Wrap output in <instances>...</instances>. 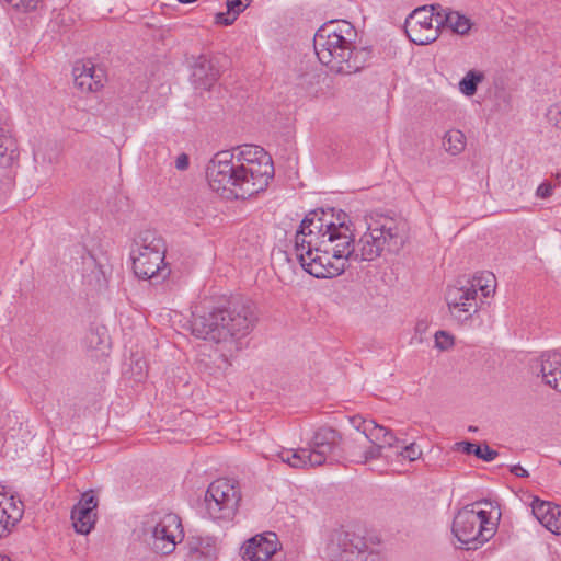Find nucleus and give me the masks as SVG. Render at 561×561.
Segmentation results:
<instances>
[{
	"label": "nucleus",
	"mask_w": 561,
	"mask_h": 561,
	"mask_svg": "<svg viewBox=\"0 0 561 561\" xmlns=\"http://www.w3.org/2000/svg\"><path fill=\"white\" fill-rule=\"evenodd\" d=\"M273 176L271 156L255 145L219 151L206 169L210 188L225 198L252 197L265 191Z\"/></svg>",
	"instance_id": "f257e3e1"
},
{
	"label": "nucleus",
	"mask_w": 561,
	"mask_h": 561,
	"mask_svg": "<svg viewBox=\"0 0 561 561\" xmlns=\"http://www.w3.org/2000/svg\"><path fill=\"white\" fill-rule=\"evenodd\" d=\"M335 225V209H316L302 219L295 236L294 255L300 266L317 278L341 275L347 261Z\"/></svg>",
	"instance_id": "f03ea898"
},
{
	"label": "nucleus",
	"mask_w": 561,
	"mask_h": 561,
	"mask_svg": "<svg viewBox=\"0 0 561 561\" xmlns=\"http://www.w3.org/2000/svg\"><path fill=\"white\" fill-rule=\"evenodd\" d=\"M357 31L346 20H331L314 34L313 47L319 61L335 75L362 71L373 57L369 47L357 46Z\"/></svg>",
	"instance_id": "7ed1b4c3"
},
{
	"label": "nucleus",
	"mask_w": 561,
	"mask_h": 561,
	"mask_svg": "<svg viewBox=\"0 0 561 561\" xmlns=\"http://www.w3.org/2000/svg\"><path fill=\"white\" fill-rule=\"evenodd\" d=\"M256 320L252 301L236 297L225 306L196 307L191 330L196 337L216 343L237 341L253 330Z\"/></svg>",
	"instance_id": "20e7f679"
},
{
	"label": "nucleus",
	"mask_w": 561,
	"mask_h": 561,
	"mask_svg": "<svg viewBox=\"0 0 561 561\" xmlns=\"http://www.w3.org/2000/svg\"><path fill=\"white\" fill-rule=\"evenodd\" d=\"M347 215L343 210L335 211V225L342 250L347 262H371L379 257L385 249L398 252L405 242L403 226L392 218H383L368 225L358 241H355L353 230L346 222Z\"/></svg>",
	"instance_id": "39448f33"
},
{
	"label": "nucleus",
	"mask_w": 561,
	"mask_h": 561,
	"mask_svg": "<svg viewBox=\"0 0 561 561\" xmlns=\"http://www.w3.org/2000/svg\"><path fill=\"white\" fill-rule=\"evenodd\" d=\"M451 531L467 549H477L486 542L495 533V525L490 520L486 511L476 512L469 506L460 510L454 518Z\"/></svg>",
	"instance_id": "423d86ee"
},
{
	"label": "nucleus",
	"mask_w": 561,
	"mask_h": 561,
	"mask_svg": "<svg viewBox=\"0 0 561 561\" xmlns=\"http://www.w3.org/2000/svg\"><path fill=\"white\" fill-rule=\"evenodd\" d=\"M146 531L151 534L152 549L160 554H170L184 538L181 518L171 512L157 511L146 520Z\"/></svg>",
	"instance_id": "0eeeda50"
},
{
	"label": "nucleus",
	"mask_w": 561,
	"mask_h": 561,
	"mask_svg": "<svg viewBox=\"0 0 561 561\" xmlns=\"http://www.w3.org/2000/svg\"><path fill=\"white\" fill-rule=\"evenodd\" d=\"M328 550L335 561H383L379 551L368 549L363 536L343 529L332 533Z\"/></svg>",
	"instance_id": "6e6552de"
},
{
	"label": "nucleus",
	"mask_w": 561,
	"mask_h": 561,
	"mask_svg": "<svg viewBox=\"0 0 561 561\" xmlns=\"http://www.w3.org/2000/svg\"><path fill=\"white\" fill-rule=\"evenodd\" d=\"M440 9V4L424 5L408 15L404 32L411 42L416 45H427L437 38L439 27L434 26L433 22H436Z\"/></svg>",
	"instance_id": "1a4fd4ad"
},
{
	"label": "nucleus",
	"mask_w": 561,
	"mask_h": 561,
	"mask_svg": "<svg viewBox=\"0 0 561 561\" xmlns=\"http://www.w3.org/2000/svg\"><path fill=\"white\" fill-rule=\"evenodd\" d=\"M341 443L342 436L336 430L329 426L318 428L308 443L316 467L327 462H340L344 458Z\"/></svg>",
	"instance_id": "9d476101"
},
{
	"label": "nucleus",
	"mask_w": 561,
	"mask_h": 561,
	"mask_svg": "<svg viewBox=\"0 0 561 561\" xmlns=\"http://www.w3.org/2000/svg\"><path fill=\"white\" fill-rule=\"evenodd\" d=\"M445 299L450 314L458 321L471 318L478 311L477 291L458 279L455 285L448 286Z\"/></svg>",
	"instance_id": "9b49d317"
},
{
	"label": "nucleus",
	"mask_w": 561,
	"mask_h": 561,
	"mask_svg": "<svg viewBox=\"0 0 561 561\" xmlns=\"http://www.w3.org/2000/svg\"><path fill=\"white\" fill-rule=\"evenodd\" d=\"M165 254L160 252V248L157 251L146 254H136V251H131L133 270L135 275L141 279H151L153 283H160L165 279L171 270L164 263Z\"/></svg>",
	"instance_id": "f8f14e48"
},
{
	"label": "nucleus",
	"mask_w": 561,
	"mask_h": 561,
	"mask_svg": "<svg viewBox=\"0 0 561 561\" xmlns=\"http://www.w3.org/2000/svg\"><path fill=\"white\" fill-rule=\"evenodd\" d=\"M278 540L274 533L256 535L243 547L242 558L249 561H283L277 551Z\"/></svg>",
	"instance_id": "ddd939ff"
},
{
	"label": "nucleus",
	"mask_w": 561,
	"mask_h": 561,
	"mask_svg": "<svg viewBox=\"0 0 561 561\" xmlns=\"http://www.w3.org/2000/svg\"><path fill=\"white\" fill-rule=\"evenodd\" d=\"M96 507L98 499L93 494V491L84 492L71 511L72 524L78 534L88 535L94 528Z\"/></svg>",
	"instance_id": "4468645a"
},
{
	"label": "nucleus",
	"mask_w": 561,
	"mask_h": 561,
	"mask_svg": "<svg viewBox=\"0 0 561 561\" xmlns=\"http://www.w3.org/2000/svg\"><path fill=\"white\" fill-rule=\"evenodd\" d=\"M219 78V69L206 56H198L193 66L191 81L195 89L210 90Z\"/></svg>",
	"instance_id": "2eb2a0df"
},
{
	"label": "nucleus",
	"mask_w": 561,
	"mask_h": 561,
	"mask_svg": "<svg viewBox=\"0 0 561 561\" xmlns=\"http://www.w3.org/2000/svg\"><path fill=\"white\" fill-rule=\"evenodd\" d=\"M104 73L102 69H96L95 66L88 61L77 64L73 67L75 85L81 92H94L103 87Z\"/></svg>",
	"instance_id": "dca6fc26"
},
{
	"label": "nucleus",
	"mask_w": 561,
	"mask_h": 561,
	"mask_svg": "<svg viewBox=\"0 0 561 561\" xmlns=\"http://www.w3.org/2000/svg\"><path fill=\"white\" fill-rule=\"evenodd\" d=\"M207 493L209 497L218 496L220 501L224 503L226 502V507L224 510L226 513H237L241 501V494L232 481L228 479H217L209 484Z\"/></svg>",
	"instance_id": "f3484780"
},
{
	"label": "nucleus",
	"mask_w": 561,
	"mask_h": 561,
	"mask_svg": "<svg viewBox=\"0 0 561 561\" xmlns=\"http://www.w3.org/2000/svg\"><path fill=\"white\" fill-rule=\"evenodd\" d=\"M537 368L541 374L542 381L559 391V378L561 373V353L551 351L543 353L537 360Z\"/></svg>",
	"instance_id": "a211bd4d"
},
{
	"label": "nucleus",
	"mask_w": 561,
	"mask_h": 561,
	"mask_svg": "<svg viewBox=\"0 0 561 561\" xmlns=\"http://www.w3.org/2000/svg\"><path fill=\"white\" fill-rule=\"evenodd\" d=\"M437 27H447L454 33L466 35L470 31L471 21L457 11H451L442 7L440 13L436 18Z\"/></svg>",
	"instance_id": "6ab92c4d"
},
{
	"label": "nucleus",
	"mask_w": 561,
	"mask_h": 561,
	"mask_svg": "<svg viewBox=\"0 0 561 561\" xmlns=\"http://www.w3.org/2000/svg\"><path fill=\"white\" fill-rule=\"evenodd\" d=\"M158 248H160L162 254H165L167 247L163 238L157 231L146 230L139 233L136 240V249L133 251H136V254H153Z\"/></svg>",
	"instance_id": "aec40b11"
},
{
	"label": "nucleus",
	"mask_w": 561,
	"mask_h": 561,
	"mask_svg": "<svg viewBox=\"0 0 561 561\" xmlns=\"http://www.w3.org/2000/svg\"><path fill=\"white\" fill-rule=\"evenodd\" d=\"M277 456L283 462L288 463L293 468L316 467L308 446L296 450L282 449Z\"/></svg>",
	"instance_id": "412c9836"
},
{
	"label": "nucleus",
	"mask_w": 561,
	"mask_h": 561,
	"mask_svg": "<svg viewBox=\"0 0 561 561\" xmlns=\"http://www.w3.org/2000/svg\"><path fill=\"white\" fill-rule=\"evenodd\" d=\"M18 157L19 153L15 139L8 131L0 128V167H12Z\"/></svg>",
	"instance_id": "4be33fe9"
},
{
	"label": "nucleus",
	"mask_w": 561,
	"mask_h": 561,
	"mask_svg": "<svg viewBox=\"0 0 561 561\" xmlns=\"http://www.w3.org/2000/svg\"><path fill=\"white\" fill-rule=\"evenodd\" d=\"M84 345L89 350H99L102 353L110 347V336L107 334V330L103 325H93L91 327L85 336H84Z\"/></svg>",
	"instance_id": "5701e85b"
},
{
	"label": "nucleus",
	"mask_w": 561,
	"mask_h": 561,
	"mask_svg": "<svg viewBox=\"0 0 561 561\" xmlns=\"http://www.w3.org/2000/svg\"><path fill=\"white\" fill-rule=\"evenodd\" d=\"M457 449L462 451L466 455H474L477 458L482 459L483 461H492L494 460L499 453L492 448L488 444H476L471 442H459L456 444Z\"/></svg>",
	"instance_id": "b1692460"
},
{
	"label": "nucleus",
	"mask_w": 561,
	"mask_h": 561,
	"mask_svg": "<svg viewBox=\"0 0 561 561\" xmlns=\"http://www.w3.org/2000/svg\"><path fill=\"white\" fill-rule=\"evenodd\" d=\"M443 145L447 152L457 156L466 147V136L458 129H451L445 134Z\"/></svg>",
	"instance_id": "393cba45"
},
{
	"label": "nucleus",
	"mask_w": 561,
	"mask_h": 561,
	"mask_svg": "<svg viewBox=\"0 0 561 561\" xmlns=\"http://www.w3.org/2000/svg\"><path fill=\"white\" fill-rule=\"evenodd\" d=\"M463 283L468 287L474 288L477 293L480 290L484 297H489L495 289V276L492 273L473 276L472 279H467Z\"/></svg>",
	"instance_id": "a878e982"
},
{
	"label": "nucleus",
	"mask_w": 561,
	"mask_h": 561,
	"mask_svg": "<svg viewBox=\"0 0 561 561\" xmlns=\"http://www.w3.org/2000/svg\"><path fill=\"white\" fill-rule=\"evenodd\" d=\"M205 505L209 517L215 520H230L236 515L226 513V511H224L226 503L224 504L218 496L209 497L207 492L205 494Z\"/></svg>",
	"instance_id": "bb28decb"
},
{
	"label": "nucleus",
	"mask_w": 561,
	"mask_h": 561,
	"mask_svg": "<svg viewBox=\"0 0 561 561\" xmlns=\"http://www.w3.org/2000/svg\"><path fill=\"white\" fill-rule=\"evenodd\" d=\"M484 73L478 70H469L459 82V90L466 96H472L478 90V84L484 80Z\"/></svg>",
	"instance_id": "cd10ccee"
},
{
	"label": "nucleus",
	"mask_w": 561,
	"mask_h": 561,
	"mask_svg": "<svg viewBox=\"0 0 561 561\" xmlns=\"http://www.w3.org/2000/svg\"><path fill=\"white\" fill-rule=\"evenodd\" d=\"M382 445L379 443L373 444L368 449L363 453H357L354 449H350L348 456L351 461L356 463H366L370 459H378L381 456Z\"/></svg>",
	"instance_id": "c85d7f7f"
},
{
	"label": "nucleus",
	"mask_w": 561,
	"mask_h": 561,
	"mask_svg": "<svg viewBox=\"0 0 561 561\" xmlns=\"http://www.w3.org/2000/svg\"><path fill=\"white\" fill-rule=\"evenodd\" d=\"M557 504L551 502L541 501L539 499H535L531 503V511L534 516L538 519V522L543 525L548 519V516L552 512V508L556 507Z\"/></svg>",
	"instance_id": "c756f323"
},
{
	"label": "nucleus",
	"mask_w": 561,
	"mask_h": 561,
	"mask_svg": "<svg viewBox=\"0 0 561 561\" xmlns=\"http://www.w3.org/2000/svg\"><path fill=\"white\" fill-rule=\"evenodd\" d=\"M147 376V363L140 356H133L130 363V378L136 382L142 381Z\"/></svg>",
	"instance_id": "7c9ffc66"
},
{
	"label": "nucleus",
	"mask_w": 561,
	"mask_h": 561,
	"mask_svg": "<svg viewBox=\"0 0 561 561\" xmlns=\"http://www.w3.org/2000/svg\"><path fill=\"white\" fill-rule=\"evenodd\" d=\"M556 535H561V506L557 505L542 525Z\"/></svg>",
	"instance_id": "2f4dec72"
},
{
	"label": "nucleus",
	"mask_w": 561,
	"mask_h": 561,
	"mask_svg": "<svg viewBox=\"0 0 561 561\" xmlns=\"http://www.w3.org/2000/svg\"><path fill=\"white\" fill-rule=\"evenodd\" d=\"M387 431L388 428L377 424L374 420H371V422L368 423V428H366L365 438L371 444L380 443V440L383 438V434L387 433Z\"/></svg>",
	"instance_id": "473e14b6"
},
{
	"label": "nucleus",
	"mask_w": 561,
	"mask_h": 561,
	"mask_svg": "<svg viewBox=\"0 0 561 561\" xmlns=\"http://www.w3.org/2000/svg\"><path fill=\"white\" fill-rule=\"evenodd\" d=\"M19 514L18 510H12V512L7 513L3 502H0V525L7 526L9 534L19 522Z\"/></svg>",
	"instance_id": "72a5a7b5"
},
{
	"label": "nucleus",
	"mask_w": 561,
	"mask_h": 561,
	"mask_svg": "<svg viewBox=\"0 0 561 561\" xmlns=\"http://www.w3.org/2000/svg\"><path fill=\"white\" fill-rule=\"evenodd\" d=\"M546 117L551 125L561 130V101L549 106Z\"/></svg>",
	"instance_id": "f704fd0d"
},
{
	"label": "nucleus",
	"mask_w": 561,
	"mask_h": 561,
	"mask_svg": "<svg viewBox=\"0 0 561 561\" xmlns=\"http://www.w3.org/2000/svg\"><path fill=\"white\" fill-rule=\"evenodd\" d=\"M454 345V337L446 331L435 333V346L442 351H447Z\"/></svg>",
	"instance_id": "c9c22d12"
},
{
	"label": "nucleus",
	"mask_w": 561,
	"mask_h": 561,
	"mask_svg": "<svg viewBox=\"0 0 561 561\" xmlns=\"http://www.w3.org/2000/svg\"><path fill=\"white\" fill-rule=\"evenodd\" d=\"M404 446L402 447V450L400 451V456L404 459H408L410 461H414L419 459L422 455V450L416 446L415 443L405 444L402 442Z\"/></svg>",
	"instance_id": "e433bc0d"
},
{
	"label": "nucleus",
	"mask_w": 561,
	"mask_h": 561,
	"mask_svg": "<svg viewBox=\"0 0 561 561\" xmlns=\"http://www.w3.org/2000/svg\"><path fill=\"white\" fill-rule=\"evenodd\" d=\"M250 2L251 0H227L226 5L228 15H231V13L239 15L247 7L250 5Z\"/></svg>",
	"instance_id": "4c0bfd02"
},
{
	"label": "nucleus",
	"mask_w": 561,
	"mask_h": 561,
	"mask_svg": "<svg viewBox=\"0 0 561 561\" xmlns=\"http://www.w3.org/2000/svg\"><path fill=\"white\" fill-rule=\"evenodd\" d=\"M348 421L351 423V425L359 431L364 436L366 434V428H368V423L371 422V420H366L364 419L362 415L359 414H356V415H353V416H350L348 417Z\"/></svg>",
	"instance_id": "58836bf2"
},
{
	"label": "nucleus",
	"mask_w": 561,
	"mask_h": 561,
	"mask_svg": "<svg viewBox=\"0 0 561 561\" xmlns=\"http://www.w3.org/2000/svg\"><path fill=\"white\" fill-rule=\"evenodd\" d=\"M3 506H5L7 513L12 512V510H18L19 514V522L21 520L24 512V505L21 501L15 502L14 497L5 499V503H3Z\"/></svg>",
	"instance_id": "ea45409f"
},
{
	"label": "nucleus",
	"mask_w": 561,
	"mask_h": 561,
	"mask_svg": "<svg viewBox=\"0 0 561 561\" xmlns=\"http://www.w3.org/2000/svg\"><path fill=\"white\" fill-rule=\"evenodd\" d=\"M238 18V14H234V13H231V15H228V11L226 13L224 12H219L216 14L215 16V21L217 24H222V25H231L233 24V22L237 20Z\"/></svg>",
	"instance_id": "a19ab883"
},
{
	"label": "nucleus",
	"mask_w": 561,
	"mask_h": 561,
	"mask_svg": "<svg viewBox=\"0 0 561 561\" xmlns=\"http://www.w3.org/2000/svg\"><path fill=\"white\" fill-rule=\"evenodd\" d=\"M553 186L549 182L541 183L536 191V196L539 198H548L552 195Z\"/></svg>",
	"instance_id": "79ce46f5"
},
{
	"label": "nucleus",
	"mask_w": 561,
	"mask_h": 561,
	"mask_svg": "<svg viewBox=\"0 0 561 561\" xmlns=\"http://www.w3.org/2000/svg\"><path fill=\"white\" fill-rule=\"evenodd\" d=\"M382 447L383 446H388V447H393V446H397L399 445V443H401V440L394 436V434L392 433L391 430H388L387 433L383 434V438L380 440Z\"/></svg>",
	"instance_id": "37998d69"
},
{
	"label": "nucleus",
	"mask_w": 561,
	"mask_h": 561,
	"mask_svg": "<svg viewBox=\"0 0 561 561\" xmlns=\"http://www.w3.org/2000/svg\"><path fill=\"white\" fill-rule=\"evenodd\" d=\"M188 164H190V160H188V157L187 154L185 153H181L176 160H175V168L178 170H186L188 168Z\"/></svg>",
	"instance_id": "c03bdc74"
},
{
	"label": "nucleus",
	"mask_w": 561,
	"mask_h": 561,
	"mask_svg": "<svg viewBox=\"0 0 561 561\" xmlns=\"http://www.w3.org/2000/svg\"><path fill=\"white\" fill-rule=\"evenodd\" d=\"M511 473L519 478H527L529 476L528 471L523 468L520 465H514L510 469Z\"/></svg>",
	"instance_id": "a18cd8bd"
},
{
	"label": "nucleus",
	"mask_w": 561,
	"mask_h": 561,
	"mask_svg": "<svg viewBox=\"0 0 561 561\" xmlns=\"http://www.w3.org/2000/svg\"><path fill=\"white\" fill-rule=\"evenodd\" d=\"M7 535H9L7 531V526L0 525V538L5 537Z\"/></svg>",
	"instance_id": "49530a36"
},
{
	"label": "nucleus",
	"mask_w": 561,
	"mask_h": 561,
	"mask_svg": "<svg viewBox=\"0 0 561 561\" xmlns=\"http://www.w3.org/2000/svg\"><path fill=\"white\" fill-rule=\"evenodd\" d=\"M0 561H11L9 557L0 554Z\"/></svg>",
	"instance_id": "de8ad7c7"
},
{
	"label": "nucleus",
	"mask_w": 561,
	"mask_h": 561,
	"mask_svg": "<svg viewBox=\"0 0 561 561\" xmlns=\"http://www.w3.org/2000/svg\"><path fill=\"white\" fill-rule=\"evenodd\" d=\"M469 431H477V427L470 426Z\"/></svg>",
	"instance_id": "09e8293b"
},
{
	"label": "nucleus",
	"mask_w": 561,
	"mask_h": 561,
	"mask_svg": "<svg viewBox=\"0 0 561 561\" xmlns=\"http://www.w3.org/2000/svg\"><path fill=\"white\" fill-rule=\"evenodd\" d=\"M559 392H561V379L559 380Z\"/></svg>",
	"instance_id": "8fccbe9b"
},
{
	"label": "nucleus",
	"mask_w": 561,
	"mask_h": 561,
	"mask_svg": "<svg viewBox=\"0 0 561 561\" xmlns=\"http://www.w3.org/2000/svg\"><path fill=\"white\" fill-rule=\"evenodd\" d=\"M557 179L561 182V174H557Z\"/></svg>",
	"instance_id": "3c124183"
},
{
	"label": "nucleus",
	"mask_w": 561,
	"mask_h": 561,
	"mask_svg": "<svg viewBox=\"0 0 561 561\" xmlns=\"http://www.w3.org/2000/svg\"><path fill=\"white\" fill-rule=\"evenodd\" d=\"M556 378H559V379H561V373H560V374H559V375H558V376H557Z\"/></svg>",
	"instance_id": "603ef678"
}]
</instances>
